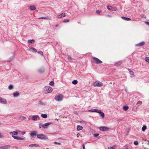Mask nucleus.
Masks as SVG:
<instances>
[{"label": "nucleus", "mask_w": 149, "mask_h": 149, "mask_svg": "<svg viewBox=\"0 0 149 149\" xmlns=\"http://www.w3.org/2000/svg\"><path fill=\"white\" fill-rule=\"evenodd\" d=\"M145 44V42H141L138 44H136V46H141Z\"/></svg>", "instance_id": "obj_16"}, {"label": "nucleus", "mask_w": 149, "mask_h": 149, "mask_svg": "<svg viewBox=\"0 0 149 149\" xmlns=\"http://www.w3.org/2000/svg\"><path fill=\"white\" fill-rule=\"evenodd\" d=\"M74 113H75V114H76L77 113V112L76 111H75L74 112Z\"/></svg>", "instance_id": "obj_60"}, {"label": "nucleus", "mask_w": 149, "mask_h": 149, "mask_svg": "<svg viewBox=\"0 0 149 149\" xmlns=\"http://www.w3.org/2000/svg\"><path fill=\"white\" fill-rule=\"evenodd\" d=\"M100 110L97 109H93V112H95L96 113H98Z\"/></svg>", "instance_id": "obj_36"}, {"label": "nucleus", "mask_w": 149, "mask_h": 149, "mask_svg": "<svg viewBox=\"0 0 149 149\" xmlns=\"http://www.w3.org/2000/svg\"><path fill=\"white\" fill-rule=\"evenodd\" d=\"M54 144H57V145H61V143H58V142H54Z\"/></svg>", "instance_id": "obj_46"}, {"label": "nucleus", "mask_w": 149, "mask_h": 149, "mask_svg": "<svg viewBox=\"0 0 149 149\" xmlns=\"http://www.w3.org/2000/svg\"><path fill=\"white\" fill-rule=\"evenodd\" d=\"M93 85L95 87H100L103 85V84L98 81H96L93 83Z\"/></svg>", "instance_id": "obj_4"}, {"label": "nucleus", "mask_w": 149, "mask_h": 149, "mask_svg": "<svg viewBox=\"0 0 149 149\" xmlns=\"http://www.w3.org/2000/svg\"><path fill=\"white\" fill-rule=\"evenodd\" d=\"M78 83V81L77 80H74L72 82V83L74 84H76Z\"/></svg>", "instance_id": "obj_30"}, {"label": "nucleus", "mask_w": 149, "mask_h": 149, "mask_svg": "<svg viewBox=\"0 0 149 149\" xmlns=\"http://www.w3.org/2000/svg\"><path fill=\"white\" fill-rule=\"evenodd\" d=\"M98 113H99L100 114L101 116H102L103 118L104 117V113L103 112H102L100 110H99Z\"/></svg>", "instance_id": "obj_17"}, {"label": "nucleus", "mask_w": 149, "mask_h": 149, "mask_svg": "<svg viewBox=\"0 0 149 149\" xmlns=\"http://www.w3.org/2000/svg\"><path fill=\"white\" fill-rule=\"evenodd\" d=\"M28 50L32 52L36 53L37 52L36 49L33 47H31Z\"/></svg>", "instance_id": "obj_13"}, {"label": "nucleus", "mask_w": 149, "mask_h": 149, "mask_svg": "<svg viewBox=\"0 0 149 149\" xmlns=\"http://www.w3.org/2000/svg\"><path fill=\"white\" fill-rule=\"evenodd\" d=\"M57 17L58 18H60L62 17L61 16V14H60L57 16Z\"/></svg>", "instance_id": "obj_48"}, {"label": "nucleus", "mask_w": 149, "mask_h": 149, "mask_svg": "<svg viewBox=\"0 0 149 149\" xmlns=\"http://www.w3.org/2000/svg\"><path fill=\"white\" fill-rule=\"evenodd\" d=\"M41 116L44 118H46L47 117V115L45 114H41Z\"/></svg>", "instance_id": "obj_25"}, {"label": "nucleus", "mask_w": 149, "mask_h": 149, "mask_svg": "<svg viewBox=\"0 0 149 149\" xmlns=\"http://www.w3.org/2000/svg\"><path fill=\"white\" fill-rule=\"evenodd\" d=\"M52 124V123H46L42 125V127L44 129L47 128L49 125Z\"/></svg>", "instance_id": "obj_8"}, {"label": "nucleus", "mask_w": 149, "mask_h": 149, "mask_svg": "<svg viewBox=\"0 0 149 149\" xmlns=\"http://www.w3.org/2000/svg\"><path fill=\"white\" fill-rule=\"evenodd\" d=\"M3 137V136L0 133V138H2Z\"/></svg>", "instance_id": "obj_53"}, {"label": "nucleus", "mask_w": 149, "mask_h": 149, "mask_svg": "<svg viewBox=\"0 0 149 149\" xmlns=\"http://www.w3.org/2000/svg\"><path fill=\"white\" fill-rule=\"evenodd\" d=\"M38 72L40 74L44 73L45 72V69L43 67H41L38 70Z\"/></svg>", "instance_id": "obj_11"}, {"label": "nucleus", "mask_w": 149, "mask_h": 149, "mask_svg": "<svg viewBox=\"0 0 149 149\" xmlns=\"http://www.w3.org/2000/svg\"><path fill=\"white\" fill-rule=\"evenodd\" d=\"M126 149H128V148H127Z\"/></svg>", "instance_id": "obj_63"}, {"label": "nucleus", "mask_w": 149, "mask_h": 149, "mask_svg": "<svg viewBox=\"0 0 149 149\" xmlns=\"http://www.w3.org/2000/svg\"><path fill=\"white\" fill-rule=\"evenodd\" d=\"M38 19H42V17H39Z\"/></svg>", "instance_id": "obj_58"}, {"label": "nucleus", "mask_w": 149, "mask_h": 149, "mask_svg": "<svg viewBox=\"0 0 149 149\" xmlns=\"http://www.w3.org/2000/svg\"><path fill=\"white\" fill-rule=\"evenodd\" d=\"M42 19H49L50 20L51 19L48 17H43Z\"/></svg>", "instance_id": "obj_39"}, {"label": "nucleus", "mask_w": 149, "mask_h": 149, "mask_svg": "<svg viewBox=\"0 0 149 149\" xmlns=\"http://www.w3.org/2000/svg\"><path fill=\"white\" fill-rule=\"evenodd\" d=\"M58 26V24H57V25H56V27H57V26Z\"/></svg>", "instance_id": "obj_61"}, {"label": "nucleus", "mask_w": 149, "mask_h": 149, "mask_svg": "<svg viewBox=\"0 0 149 149\" xmlns=\"http://www.w3.org/2000/svg\"><path fill=\"white\" fill-rule=\"evenodd\" d=\"M93 58L95 63L96 64H101L102 62L99 59L95 57H93Z\"/></svg>", "instance_id": "obj_5"}, {"label": "nucleus", "mask_w": 149, "mask_h": 149, "mask_svg": "<svg viewBox=\"0 0 149 149\" xmlns=\"http://www.w3.org/2000/svg\"><path fill=\"white\" fill-rule=\"evenodd\" d=\"M99 129L100 130L102 131H107L109 128L105 126H101L100 127Z\"/></svg>", "instance_id": "obj_7"}, {"label": "nucleus", "mask_w": 149, "mask_h": 149, "mask_svg": "<svg viewBox=\"0 0 149 149\" xmlns=\"http://www.w3.org/2000/svg\"><path fill=\"white\" fill-rule=\"evenodd\" d=\"M67 59L69 61H70L72 59V58L70 56H68L67 57Z\"/></svg>", "instance_id": "obj_33"}, {"label": "nucleus", "mask_w": 149, "mask_h": 149, "mask_svg": "<svg viewBox=\"0 0 149 149\" xmlns=\"http://www.w3.org/2000/svg\"><path fill=\"white\" fill-rule=\"evenodd\" d=\"M115 147H109L108 149H115Z\"/></svg>", "instance_id": "obj_44"}, {"label": "nucleus", "mask_w": 149, "mask_h": 149, "mask_svg": "<svg viewBox=\"0 0 149 149\" xmlns=\"http://www.w3.org/2000/svg\"><path fill=\"white\" fill-rule=\"evenodd\" d=\"M14 58L13 57H11L10 59V60L11 61Z\"/></svg>", "instance_id": "obj_54"}, {"label": "nucleus", "mask_w": 149, "mask_h": 149, "mask_svg": "<svg viewBox=\"0 0 149 149\" xmlns=\"http://www.w3.org/2000/svg\"><path fill=\"white\" fill-rule=\"evenodd\" d=\"M53 90L52 88L48 86H45L43 89L44 93L46 94H47L51 92Z\"/></svg>", "instance_id": "obj_1"}, {"label": "nucleus", "mask_w": 149, "mask_h": 149, "mask_svg": "<svg viewBox=\"0 0 149 149\" xmlns=\"http://www.w3.org/2000/svg\"><path fill=\"white\" fill-rule=\"evenodd\" d=\"M142 104V102L141 101H138L136 103V105L139 106V105H141Z\"/></svg>", "instance_id": "obj_26"}, {"label": "nucleus", "mask_w": 149, "mask_h": 149, "mask_svg": "<svg viewBox=\"0 0 149 149\" xmlns=\"http://www.w3.org/2000/svg\"><path fill=\"white\" fill-rule=\"evenodd\" d=\"M13 86L12 85H10L8 86V88L10 90H11L13 89Z\"/></svg>", "instance_id": "obj_31"}, {"label": "nucleus", "mask_w": 149, "mask_h": 149, "mask_svg": "<svg viewBox=\"0 0 149 149\" xmlns=\"http://www.w3.org/2000/svg\"><path fill=\"white\" fill-rule=\"evenodd\" d=\"M37 137L39 139H41L46 140L48 139V137L47 135L43 134H39L37 135Z\"/></svg>", "instance_id": "obj_2"}, {"label": "nucleus", "mask_w": 149, "mask_h": 149, "mask_svg": "<svg viewBox=\"0 0 149 149\" xmlns=\"http://www.w3.org/2000/svg\"><path fill=\"white\" fill-rule=\"evenodd\" d=\"M116 10L117 8L116 7L113 8L112 7L111 10L115 11Z\"/></svg>", "instance_id": "obj_41"}, {"label": "nucleus", "mask_w": 149, "mask_h": 149, "mask_svg": "<svg viewBox=\"0 0 149 149\" xmlns=\"http://www.w3.org/2000/svg\"><path fill=\"white\" fill-rule=\"evenodd\" d=\"M33 145H34V146H38V145H37V144H33Z\"/></svg>", "instance_id": "obj_55"}, {"label": "nucleus", "mask_w": 149, "mask_h": 149, "mask_svg": "<svg viewBox=\"0 0 149 149\" xmlns=\"http://www.w3.org/2000/svg\"><path fill=\"white\" fill-rule=\"evenodd\" d=\"M0 102L2 104H6L7 103V102L5 99L0 97Z\"/></svg>", "instance_id": "obj_10"}, {"label": "nucleus", "mask_w": 149, "mask_h": 149, "mask_svg": "<svg viewBox=\"0 0 149 149\" xmlns=\"http://www.w3.org/2000/svg\"><path fill=\"white\" fill-rule=\"evenodd\" d=\"M83 149H85V146L84 144L83 145Z\"/></svg>", "instance_id": "obj_52"}, {"label": "nucleus", "mask_w": 149, "mask_h": 149, "mask_svg": "<svg viewBox=\"0 0 149 149\" xmlns=\"http://www.w3.org/2000/svg\"><path fill=\"white\" fill-rule=\"evenodd\" d=\"M49 85L52 86H53L54 85V83L53 81H51L49 83Z\"/></svg>", "instance_id": "obj_34"}, {"label": "nucleus", "mask_w": 149, "mask_h": 149, "mask_svg": "<svg viewBox=\"0 0 149 149\" xmlns=\"http://www.w3.org/2000/svg\"><path fill=\"white\" fill-rule=\"evenodd\" d=\"M93 109H90L88 110V111L89 112H93Z\"/></svg>", "instance_id": "obj_51"}, {"label": "nucleus", "mask_w": 149, "mask_h": 149, "mask_svg": "<svg viewBox=\"0 0 149 149\" xmlns=\"http://www.w3.org/2000/svg\"><path fill=\"white\" fill-rule=\"evenodd\" d=\"M29 8L30 9L32 10H34L36 9V7L34 5L30 6Z\"/></svg>", "instance_id": "obj_20"}, {"label": "nucleus", "mask_w": 149, "mask_h": 149, "mask_svg": "<svg viewBox=\"0 0 149 149\" xmlns=\"http://www.w3.org/2000/svg\"><path fill=\"white\" fill-rule=\"evenodd\" d=\"M121 18L123 19H124V20H126V21H129L130 20H131L130 18H129L125 17H123V16H122Z\"/></svg>", "instance_id": "obj_21"}, {"label": "nucleus", "mask_w": 149, "mask_h": 149, "mask_svg": "<svg viewBox=\"0 0 149 149\" xmlns=\"http://www.w3.org/2000/svg\"><path fill=\"white\" fill-rule=\"evenodd\" d=\"M107 8L109 10H111L112 7L111 6H107Z\"/></svg>", "instance_id": "obj_38"}, {"label": "nucleus", "mask_w": 149, "mask_h": 149, "mask_svg": "<svg viewBox=\"0 0 149 149\" xmlns=\"http://www.w3.org/2000/svg\"><path fill=\"white\" fill-rule=\"evenodd\" d=\"M42 125H42V124L41 123H40L39 124V127L40 128H41L42 127Z\"/></svg>", "instance_id": "obj_43"}, {"label": "nucleus", "mask_w": 149, "mask_h": 149, "mask_svg": "<svg viewBox=\"0 0 149 149\" xmlns=\"http://www.w3.org/2000/svg\"><path fill=\"white\" fill-rule=\"evenodd\" d=\"M13 96L15 97H17L20 95L19 92L16 91L13 93Z\"/></svg>", "instance_id": "obj_14"}, {"label": "nucleus", "mask_w": 149, "mask_h": 149, "mask_svg": "<svg viewBox=\"0 0 149 149\" xmlns=\"http://www.w3.org/2000/svg\"><path fill=\"white\" fill-rule=\"evenodd\" d=\"M61 14L62 17H64L65 16V14L64 13H62Z\"/></svg>", "instance_id": "obj_40"}, {"label": "nucleus", "mask_w": 149, "mask_h": 149, "mask_svg": "<svg viewBox=\"0 0 149 149\" xmlns=\"http://www.w3.org/2000/svg\"><path fill=\"white\" fill-rule=\"evenodd\" d=\"M128 70L130 72V74L131 75H134V72L132 71H131V70L130 69H128Z\"/></svg>", "instance_id": "obj_28"}, {"label": "nucleus", "mask_w": 149, "mask_h": 149, "mask_svg": "<svg viewBox=\"0 0 149 149\" xmlns=\"http://www.w3.org/2000/svg\"><path fill=\"white\" fill-rule=\"evenodd\" d=\"M29 43H32L33 42H34L35 40H28V41Z\"/></svg>", "instance_id": "obj_32"}, {"label": "nucleus", "mask_w": 149, "mask_h": 149, "mask_svg": "<svg viewBox=\"0 0 149 149\" xmlns=\"http://www.w3.org/2000/svg\"><path fill=\"white\" fill-rule=\"evenodd\" d=\"M37 132L35 131H34L30 133V135L32 137H34L37 135Z\"/></svg>", "instance_id": "obj_9"}, {"label": "nucleus", "mask_w": 149, "mask_h": 149, "mask_svg": "<svg viewBox=\"0 0 149 149\" xmlns=\"http://www.w3.org/2000/svg\"><path fill=\"white\" fill-rule=\"evenodd\" d=\"M19 118L21 119L22 120H25L26 119V117L22 116H19Z\"/></svg>", "instance_id": "obj_23"}, {"label": "nucleus", "mask_w": 149, "mask_h": 149, "mask_svg": "<svg viewBox=\"0 0 149 149\" xmlns=\"http://www.w3.org/2000/svg\"><path fill=\"white\" fill-rule=\"evenodd\" d=\"M25 133H26V132H22V134L23 135H24V134H25Z\"/></svg>", "instance_id": "obj_56"}, {"label": "nucleus", "mask_w": 149, "mask_h": 149, "mask_svg": "<svg viewBox=\"0 0 149 149\" xmlns=\"http://www.w3.org/2000/svg\"><path fill=\"white\" fill-rule=\"evenodd\" d=\"M46 149H49L48 148H47Z\"/></svg>", "instance_id": "obj_62"}, {"label": "nucleus", "mask_w": 149, "mask_h": 149, "mask_svg": "<svg viewBox=\"0 0 149 149\" xmlns=\"http://www.w3.org/2000/svg\"><path fill=\"white\" fill-rule=\"evenodd\" d=\"M55 100L59 102L62 101L63 99V96L61 94L56 95L55 97Z\"/></svg>", "instance_id": "obj_3"}, {"label": "nucleus", "mask_w": 149, "mask_h": 149, "mask_svg": "<svg viewBox=\"0 0 149 149\" xmlns=\"http://www.w3.org/2000/svg\"><path fill=\"white\" fill-rule=\"evenodd\" d=\"M148 143H149V140L148 141Z\"/></svg>", "instance_id": "obj_64"}, {"label": "nucleus", "mask_w": 149, "mask_h": 149, "mask_svg": "<svg viewBox=\"0 0 149 149\" xmlns=\"http://www.w3.org/2000/svg\"><path fill=\"white\" fill-rule=\"evenodd\" d=\"M123 109L125 111H127L129 109V107L127 106H125L123 107Z\"/></svg>", "instance_id": "obj_22"}, {"label": "nucleus", "mask_w": 149, "mask_h": 149, "mask_svg": "<svg viewBox=\"0 0 149 149\" xmlns=\"http://www.w3.org/2000/svg\"><path fill=\"white\" fill-rule=\"evenodd\" d=\"M9 134L11 135H12V136H14L18 134V133L17 132L14 131L10 132Z\"/></svg>", "instance_id": "obj_15"}, {"label": "nucleus", "mask_w": 149, "mask_h": 149, "mask_svg": "<svg viewBox=\"0 0 149 149\" xmlns=\"http://www.w3.org/2000/svg\"><path fill=\"white\" fill-rule=\"evenodd\" d=\"M96 12L97 14H99L100 13V11L98 10H97L96 11Z\"/></svg>", "instance_id": "obj_49"}, {"label": "nucleus", "mask_w": 149, "mask_h": 149, "mask_svg": "<svg viewBox=\"0 0 149 149\" xmlns=\"http://www.w3.org/2000/svg\"><path fill=\"white\" fill-rule=\"evenodd\" d=\"M99 135V134H94V136L95 137H96Z\"/></svg>", "instance_id": "obj_45"}, {"label": "nucleus", "mask_w": 149, "mask_h": 149, "mask_svg": "<svg viewBox=\"0 0 149 149\" xmlns=\"http://www.w3.org/2000/svg\"><path fill=\"white\" fill-rule=\"evenodd\" d=\"M134 144L135 145H137L138 144V142L137 141H135L134 142Z\"/></svg>", "instance_id": "obj_42"}, {"label": "nucleus", "mask_w": 149, "mask_h": 149, "mask_svg": "<svg viewBox=\"0 0 149 149\" xmlns=\"http://www.w3.org/2000/svg\"><path fill=\"white\" fill-rule=\"evenodd\" d=\"M10 148V146L7 145L2 146V149H8Z\"/></svg>", "instance_id": "obj_18"}, {"label": "nucleus", "mask_w": 149, "mask_h": 149, "mask_svg": "<svg viewBox=\"0 0 149 149\" xmlns=\"http://www.w3.org/2000/svg\"><path fill=\"white\" fill-rule=\"evenodd\" d=\"M145 60L148 63H149V57H146L145 58Z\"/></svg>", "instance_id": "obj_29"}, {"label": "nucleus", "mask_w": 149, "mask_h": 149, "mask_svg": "<svg viewBox=\"0 0 149 149\" xmlns=\"http://www.w3.org/2000/svg\"><path fill=\"white\" fill-rule=\"evenodd\" d=\"M147 129V127L146 125H144L143 126L142 128V130L144 131H145Z\"/></svg>", "instance_id": "obj_24"}, {"label": "nucleus", "mask_w": 149, "mask_h": 149, "mask_svg": "<svg viewBox=\"0 0 149 149\" xmlns=\"http://www.w3.org/2000/svg\"><path fill=\"white\" fill-rule=\"evenodd\" d=\"M145 23L146 25L149 26V22H145Z\"/></svg>", "instance_id": "obj_47"}, {"label": "nucleus", "mask_w": 149, "mask_h": 149, "mask_svg": "<svg viewBox=\"0 0 149 149\" xmlns=\"http://www.w3.org/2000/svg\"><path fill=\"white\" fill-rule=\"evenodd\" d=\"M38 53L41 54L42 56H43V53L42 51H39L38 52Z\"/></svg>", "instance_id": "obj_37"}, {"label": "nucleus", "mask_w": 149, "mask_h": 149, "mask_svg": "<svg viewBox=\"0 0 149 149\" xmlns=\"http://www.w3.org/2000/svg\"><path fill=\"white\" fill-rule=\"evenodd\" d=\"M29 146L30 147H32L34 146V145L33 144H31L29 145Z\"/></svg>", "instance_id": "obj_50"}, {"label": "nucleus", "mask_w": 149, "mask_h": 149, "mask_svg": "<svg viewBox=\"0 0 149 149\" xmlns=\"http://www.w3.org/2000/svg\"><path fill=\"white\" fill-rule=\"evenodd\" d=\"M107 16L111 17V15H107Z\"/></svg>", "instance_id": "obj_57"}, {"label": "nucleus", "mask_w": 149, "mask_h": 149, "mask_svg": "<svg viewBox=\"0 0 149 149\" xmlns=\"http://www.w3.org/2000/svg\"><path fill=\"white\" fill-rule=\"evenodd\" d=\"M77 130L79 131L82 130L83 129V127L81 125H77Z\"/></svg>", "instance_id": "obj_19"}, {"label": "nucleus", "mask_w": 149, "mask_h": 149, "mask_svg": "<svg viewBox=\"0 0 149 149\" xmlns=\"http://www.w3.org/2000/svg\"><path fill=\"white\" fill-rule=\"evenodd\" d=\"M70 20L68 19H65L63 21L64 22H67L69 21Z\"/></svg>", "instance_id": "obj_35"}, {"label": "nucleus", "mask_w": 149, "mask_h": 149, "mask_svg": "<svg viewBox=\"0 0 149 149\" xmlns=\"http://www.w3.org/2000/svg\"><path fill=\"white\" fill-rule=\"evenodd\" d=\"M0 149H2V146L0 147Z\"/></svg>", "instance_id": "obj_59"}, {"label": "nucleus", "mask_w": 149, "mask_h": 149, "mask_svg": "<svg viewBox=\"0 0 149 149\" xmlns=\"http://www.w3.org/2000/svg\"><path fill=\"white\" fill-rule=\"evenodd\" d=\"M12 137L14 139L17 140H26V138L25 137L23 138L19 137L14 136H12Z\"/></svg>", "instance_id": "obj_6"}, {"label": "nucleus", "mask_w": 149, "mask_h": 149, "mask_svg": "<svg viewBox=\"0 0 149 149\" xmlns=\"http://www.w3.org/2000/svg\"><path fill=\"white\" fill-rule=\"evenodd\" d=\"M31 116V119L34 121H37V118L39 117L38 115L32 116Z\"/></svg>", "instance_id": "obj_12"}, {"label": "nucleus", "mask_w": 149, "mask_h": 149, "mask_svg": "<svg viewBox=\"0 0 149 149\" xmlns=\"http://www.w3.org/2000/svg\"><path fill=\"white\" fill-rule=\"evenodd\" d=\"M122 63V62L120 61H119L116 63V65L117 66H119Z\"/></svg>", "instance_id": "obj_27"}]
</instances>
